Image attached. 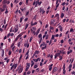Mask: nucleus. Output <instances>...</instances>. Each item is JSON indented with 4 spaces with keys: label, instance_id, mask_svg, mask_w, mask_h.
<instances>
[{
    "label": "nucleus",
    "instance_id": "obj_1",
    "mask_svg": "<svg viewBox=\"0 0 75 75\" xmlns=\"http://www.w3.org/2000/svg\"><path fill=\"white\" fill-rule=\"evenodd\" d=\"M41 4H42V2L41 1L40 2V0H38L35 1H34L33 3V5L35 6V7H38V5L39 6H40Z\"/></svg>",
    "mask_w": 75,
    "mask_h": 75
},
{
    "label": "nucleus",
    "instance_id": "obj_2",
    "mask_svg": "<svg viewBox=\"0 0 75 75\" xmlns=\"http://www.w3.org/2000/svg\"><path fill=\"white\" fill-rule=\"evenodd\" d=\"M18 65V64L17 63V62H16L13 64V63H12L10 64V66L11 67L10 69L11 70H12L13 68L15 69H16V68H17Z\"/></svg>",
    "mask_w": 75,
    "mask_h": 75
},
{
    "label": "nucleus",
    "instance_id": "obj_3",
    "mask_svg": "<svg viewBox=\"0 0 75 75\" xmlns=\"http://www.w3.org/2000/svg\"><path fill=\"white\" fill-rule=\"evenodd\" d=\"M21 36H22V34L20 33L17 36L14 41L15 42H17V40H18L19 38V40H21V39H22V38L21 37Z\"/></svg>",
    "mask_w": 75,
    "mask_h": 75
},
{
    "label": "nucleus",
    "instance_id": "obj_4",
    "mask_svg": "<svg viewBox=\"0 0 75 75\" xmlns=\"http://www.w3.org/2000/svg\"><path fill=\"white\" fill-rule=\"evenodd\" d=\"M57 69H58L57 68V67H55L54 68L52 69V74H54L55 72H56V71H57Z\"/></svg>",
    "mask_w": 75,
    "mask_h": 75
},
{
    "label": "nucleus",
    "instance_id": "obj_5",
    "mask_svg": "<svg viewBox=\"0 0 75 75\" xmlns=\"http://www.w3.org/2000/svg\"><path fill=\"white\" fill-rule=\"evenodd\" d=\"M60 53H56L54 55V59H56L57 57H59V55H60Z\"/></svg>",
    "mask_w": 75,
    "mask_h": 75
},
{
    "label": "nucleus",
    "instance_id": "obj_6",
    "mask_svg": "<svg viewBox=\"0 0 75 75\" xmlns=\"http://www.w3.org/2000/svg\"><path fill=\"white\" fill-rule=\"evenodd\" d=\"M18 26L17 25H16V28H14V32L17 33L18 30Z\"/></svg>",
    "mask_w": 75,
    "mask_h": 75
},
{
    "label": "nucleus",
    "instance_id": "obj_7",
    "mask_svg": "<svg viewBox=\"0 0 75 75\" xmlns=\"http://www.w3.org/2000/svg\"><path fill=\"white\" fill-rule=\"evenodd\" d=\"M29 51H30L29 50H28V51L25 54V55H27V56L25 58V59H27L28 58V57H29V54H28L29 53Z\"/></svg>",
    "mask_w": 75,
    "mask_h": 75
},
{
    "label": "nucleus",
    "instance_id": "obj_8",
    "mask_svg": "<svg viewBox=\"0 0 75 75\" xmlns=\"http://www.w3.org/2000/svg\"><path fill=\"white\" fill-rule=\"evenodd\" d=\"M40 31V28H39L37 30L36 32H35V35H36V36H37V35H38Z\"/></svg>",
    "mask_w": 75,
    "mask_h": 75
},
{
    "label": "nucleus",
    "instance_id": "obj_9",
    "mask_svg": "<svg viewBox=\"0 0 75 75\" xmlns=\"http://www.w3.org/2000/svg\"><path fill=\"white\" fill-rule=\"evenodd\" d=\"M65 64H64L63 67V74H65L66 72V70L65 69Z\"/></svg>",
    "mask_w": 75,
    "mask_h": 75
},
{
    "label": "nucleus",
    "instance_id": "obj_10",
    "mask_svg": "<svg viewBox=\"0 0 75 75\" xmlns=\"http://www.w3.org/2000/svg\"><path fill=\"white\" fill-rule=\"evenodd\" d=\"M32 34H33L34 35H35V32L32 29H31L30 30Z\"/></svg>",
    "mask_w": 75,
    "mask_h": 75
},
{
    "label": "nucleus",
    "instance_id": "obj_11",
    "mask_svg": "<svg viewBox=\"0 0 75 75\" xmlns=\"http://www.w3.org/2000/svg\"><path fill=\"white\" fill-rule=\"evenodd\" d=\"M38 23L37 22H35L34 23H33V21H32L31 22V26H33V25H37Z\"/></svg>",
    "mask_w": 75,
    "mask_h": 75
},
{
    "label": "nucleus",
    "instance_id": "obj_12",
    "mask_svg": "<svg viewBox=\"0 0 75 75\" xmlns=\"http://www.w3.org/2000/svg\"><path fill=\"white\" fill-rule=\"evenodd\" d=\"M54 18L57 17V20H59V14L58 13H57L55 14V16H54Z\"/></svg>",
    "mask_w": 75,
    "mask_h": 75
},
{
    "label": "nucleus",
    "instance_id": "obj_13",
    "mask_svg": "<svg viewBox=\"0 0 75 75\" xmlns=\"http://www.w3.org/2000/svg\"><path fill=\"white\" fill-rule=\"evenodd\" d=\"M29 44L27 42L26 43H25L24 46L25 47H27V48H28V47H29Z\"/></svg>",
    "mask_w": 75,
    "mask_h": 75
},
{
    "label": "nucleus",
    "instance_id": "obj_14",
    "mask_svg": "<svg viewBox=\"0 0 75 75\" xmlns=\"http://www.w3.org/2000/svg\"><path fill=\"white\" fill-rule=\"evenodd\" d=\"M58 28H59V30L61 32H62V27L61 26V25H59L58 26Z\"/></svg>",
    "mask_w": 75,
    "mask_h": 75
},
{
    "label": "nucleus",
    "instance_id": "obj_15",
    "mask_svg": "<svg viewBox=\"0 0 75 75\" xmlns=\"http://www.w3.org/2000/svg\"><path fill=\"white\" fill-rule=\"evenodd\" d=\"M5 10V8H4L1 7L0 8V10H1V12H3V11H4Z\"/></svg>",
    "mask_w": 75,
    "mask_h": 75
},
{
    "label": "nucleus",
    "instance_id": "obj_16",
    "mask_svg": "<svg viewBox=\"0 0 75 75\" xmlns=\"http://www.w3.org/2000/svg\"><path fill=\"white\" fill-rule=\"evenodd\" d=\"M39 52H40V51L39 50H36L35 51L34 54L35 55L36 54H39Z\"/></svg>",
    "mask_w": 75,
    "mask_h": 75
},
{
    "label": "nucleus",
    "instance_id": "obj_17",
    "mask_svg": "<svg viewBox=\"0 0 75 75\" xmlns=\"http://www.w3.org/2000/svg\"><path fill=\"white\" fill-rule=\"evenodd\" d=\"M38 38H40V39H42V34L40 33L39 35Z\"/></svg>",
    "mask_w": 75,
    "mask_h": 75
},
{
    "label": "nucleus",
    "instance_id": "obj_18",
    "mask_svg": "<svg viewBox=\"0 0 75 75\" xmlns=\"http://www.w3.org/2000/svg\"><path fill=\"white\" fill-rule=\"evenodd\" d=\"M2 54H1V56L2 57H4V50H2Z\"/></svg>",
    "mask_w": 75,
    "mask_h": 75
},
{
    "label": "nucleus",
    "instance_id": "obj_19",
    "mask_svg": "<svg viewBox=\"0 0 75 75\" xmlns=\"http://www.w3.org/2000/svg\"><path fill=\"white\" fill-rule=\"evenodd\" d=\"M39 59V58H38L37 59H33V60L34 62H38V59Z\"/></svg>",
    "mask_w": 75,
    "mask_h": 75
},
{
    "label": "nucleus",
    "instance_id": "obj_20",
    "mask_svg": "<svg viewBox=\"0 0 75 75\" xmlns=\"http://www.w3.org/2000/svg\"><path fill=\"white\" fill-rule=\"evenodd\" d=\"M2 3L3 4H5L7 3V0H4L2 2Z\"/></svg>",
    "mask_w": 75,
    "mask_h": 75
},
{
    "label": "nucleus",
    "instance_id": "obj_21",
    "mask_svg": "<svg viewBox=\"0 0 75 75\" xmlns=\"http://www.w3.org/2000/svg\"><path fill=\"white\" fill-rule=\"evenodd\" d=\"M37 15H35L34 17H33V20H35H35H37Z\"/></svg>",
    "mask_w": 75,
    "mask_h": 75
},
{
    "label": "nucleus",
    "instance_id": "obj_22",
    "mask_svg": "<svg viewBox=\"0 0 75 75\" xmlns=\"http://www.w3.org/2000/svg\"><path fill=\"white\" fill-rule=\"evenodd\" d=\"M30 1H33V0H29ZM28 1L29 0H26V4L27 5L28 4Z\"/></svg>",
    "mask_w": 75,
    "mask_h": 75
},
{
    "label": "nucleus",
    "instance_id": "obj_23",
    "mask_svg": "<svg viewBox=\"0 0 75 75\" xmlns=\"http://www.w3.org/2000/svg\"><path fill=\"white\" fill-rule=\"evenodd\" d=\"M70 33H73V32H74V29L72 28H71L70 30L69 31Z\"/></svg>",
    "mask_w": 75,
    "mask_h": 75
},
{
    "label": "nucleus",
    "instance_id": "obj_24",
    "mask_svg": "<svg viewBox=\"0 0 75 75\" xmlns=\"http://www.w3.org/2000/svg\"><path fill=\"white\" fill-rule=\"evenodd\" d=\"M26 65L27 66V67H28V68H29L30 67V63H27Z\"/></svg>",
    "mask_w": 75,
    "mask_h": 75
},
{
    "label": "nucleus",
    "instance_id": "obj_25",
    "mask_svg": "<svg viewBox=\"0 0 75 75\" xmlns=\"http://www.w3.org/2000/svg\"><path fill=\"white\" fill-rule=\"evenodd\" d=\"M28 24H27L25 25V30H26L27 28H28Z\"/></svg>",
    "mask_w": 75,
    "mask_h": 75
},
{
    "label": "nucleus",
    "instance_id": "obj_26",
    "mask_svg": "<svg viewBox=\"0 0 75 75\" xmlns=\"http://www.w3.org/2000/svg\"><path fill=\"white\" fill-rule=\"evenodd\" d=\"M43 10H44V9H42V8H41V7H40V13H42V11Z\"/></svg>",
    "mask_w": 75,
    "mask_h": 75
},
{
    "label": "nucleus",
    "instance_id": "obj_27",
    "mask_svg": "<svg viewBox=\"0 0 75 75\" xmlns=\"http://www.w3.org/2000/svg\"><path fill=\"white\" fill-rule=\"evenodd\" d=\"M5 14H7L8 13V9L7 8H6V11L4 12Z\"/></svg>",
    "mask_w": 75,
    "mask_h": 75
},
{
    "label": "nucleus",
    "instance_id": "obj_28",
    "mask_svg": "<svg viewBox=\"0 0 75 75\" xmlns=\"http://www.w3.org/2000/svg\"><path fill=\"white\" fill-rule=\"evenodd\" d=\"M20 10H21V11L22 12L24 11V10H25V7H24V8H21Z\"/></svg>",
    "mask_w": 75,
    "mask_h": 75
},
{
    "label": "nucleus",
    "instance_id": "obj_29",
    "mask_svg": "<svg viewBox=\"0 0 75 75\" xmlns=\"http://www.w3.org/2000/svg\"><path fill=\"white\" fill-rule=\"evenodd\" d=\"M64 16V13L62 12L61 14V18H62Z\"/></svg>",
    "mask_w": 75,
    "mask_h": 75
},
{
    "label": "nucleus",
    "instance_id": "obj_30",
    "mask_svg": "<svg viewBox=\"0 0 75 75\" xmlns=\"http://www.w3.org/2000/svg\"><path fill=\"white\" fill-rule=\"evenodd\" d=\"M14 44H15V43H14V42L12 43V44L11 46V48H12V47H13L14 45Z\"/></svg>",
    "mask_w": 75,
    "mask_h": 75
},
{
    "label": "nucleus",
    "instance_id": "obj_31",
    "mask_svg": "<svg viewBox=\"0 0 75 75\" xmlns=\"http://www.w3.org/2000/svg\"><path fill=\"white\" fill-rule=\"evenodd\" d=\"M11 51H9L8 52V54L9 55H11Z\"/></svg>",
    "mask_w": 75,
    "mask_h": 75
},
{
    "label": "nucleus",
    "instance_id": "obj_32",
    "mask_svg": "<svg viewBox=\"0 0 75 75\" xmlns=\"http://www.w3.org/2000/svg\"><path fill=\"white\" fill-rule=\"evenodd\" d=\"M30 74H31V71H28L27 72V75H30Z\"/></svg>",
    "mask_w": 75,
    "mask_h": 75
},
{
    "label": "nucleus",
    "instance_id": "obj_33",
    "mask_svg": "<svg viewBox=\"0 0 75 75\" xmlns=\"http://www.w3.org/2000/svg\"><path fill=\"white\" fill-rule=\"evenodd\" d=\"M47 48V46H45L44 47H42V50H44V49H46Z\"/></svg>",
    "mask_w": 75,
    "mask_h": 75
},
{
    "label": "nucleus",
    "instance_id": "obj_34",
    "mask_svg": "<svg viewBox=\"0 0 75 75\" xmlns=\"http://www.w3.org/2000/svg\"><path fill=\"white\" fill-rule=\"evenodd\" d=\"M33 37H31L30 39L29 40V42H31V41L32 40V39H33Z\"/></svg>",
    "mask_w": 75,
    "mask_h": 75
},
{
    "label": "nucleus",
    "instance_id": "obj_35",
    "mask_svg": "<svg viewBox=\"0 0 75 75\" xmlns=\"http://www.w3.org/2000/svg\"><path fill=\"white\" fill-rule=\"evenodd\" d=\"M38 67V66L37 65H35L34 66V68L35 69L36 68H37Z\"/></svg>",
    "mask_w": 75,
    "mask_h": 75
},
{
    "label": "nucleus",
    "instance_id": "obj_36",
    "mask_svg": "<svg viewBox=\"0 0 75 75\" xmlns=\"http://www.w3.org/2000/svg\"><path fill=\"white\" fill-rule=\"evenodd\" d=\"M52 67H51L49 68V71H51V70H52Z\"/></svg>",
    "mask_w": 75,
    "mask_h": 75
},
{
    "label": "nucleus",
    "instance_id": "obj_37",
    "mask_svg": "<svg viewBox=\"0 0 75 75\" xmlns=\"http://www.w3.org/2000/svg\"><path fill=\"white\" fill-rule=\"evenodd\" d=\"M28 18H25L24 20V22H26V21H28Z\"/></svg>",
    "mask_w": 75,
    "mask_h": 75
},
{
    "label": "nucleus",
    "instance_id": "obj_38",
    "mask_svg": "<svg viewBox=\"0 0 75 75\" xmlns=\"http://www.w3.org/2000/svg\"><path fill=\"white\" fill-rule=\"evenodd\" d=\"M42 39H40L39 41V44H41L42 42Z\"/></svg>",
    "mask_w": 75,
    "mask_h": 75
},
{
    "label": "nucleus",
    "instance_id": "obj_39",
    "mask_svg": "<svg viewBox=\"0 0 75 75\" xmlns=\"http://www.w3.org/2000/svg\"><path fill=\"white\" fill-rule=\"evenodd\" d=\"M20 42H19L18 43V47H20Z\"/></svg>",
    "mask_w": 75,
    "mask_h": 75
},
{
    "label": "nucleus",
    "instance_id": "obj_40",
    "mask_svg": "<svg viewBox=\"0 0 75 75\" xmlns=\"http://www.w3.org/2000/svg\"><path fill=\"white\" fill-rule=\"evenodd\" d=\"M23 67H22L21 68L20 70V73H21V72L22 71H23Z\"/></svg>",
    "mask_w": 75,
    "mask_h": 75
},
{
    "label": "nucleus",
    "instance_id": "obj_41",
    "mask_svg": "<svg viewBox=\"0 0 75 75\" xmlns=\"http://www.w3.org/2000/svg\"><path fill=\"white\" fill-rule=\"evenodd\" d=\"M22 57H23V56H22V55H21L19 58V61L21 60V58H22Z\"/></svg>",
    "mask_w": 75,
    "mask_h": 75
},
{
    "label": "nucleus",
    "instance_id": "obj_42",
    "mask_svg": "<svg viewBox=\"0 0 75 75\" xmlns=\"http://www.w3.org/2000/svg\"><path fill=\"white\" fill-rule=\"evenodd\" d=\"M32 29L33 31H34V30L35 31V30H36V29H37V28L35 27H32Z\"/></svg>",
    "mask_w": 75,
    "mask_h": 75
},
{
    "label": "nucleus",
    "instance_id": "obj_43",
    "mask_svg": "<svg viewBox=\"0 0 75 75\" xmlns=\"http://www.w3.org/2000/svg\"><path fill=\"white\" fill-rule=\"evenodd\" d=\"M0 31H1V33H2L3 31V29L1 28H0Z\"/></svg>",
    "mask_w": 75,
    "mask_h": 75
},
{
    "label": "nucleus",
    "instance_id": "obj_44",
    "mask_svg": "<svg viewBox=\"0 0 75 75\" xmlns=\"http://www.w3.org/2000/svg\"><path fill=\"white\" fill-rule=\"evenodd\" d=\"M26 68L25 69V71H28V69H29V68L27 66H26Z\"/></svg>",
    "mask_w": 75,
    "mask_h": 75
},
{
    "label": "nucleus",
    "instance_id": "obj_45",
    "mask_svg": "<svg viewBox=\"0 0 75 75\" xmlns=\"http://www.w3.org/2000/svg\"><path fill=\"white\" fill-rule=\"evenodd\" d=\"M72 64H71L69 66L68 68H72Z\"/></svg>",
    "mask_w": 75,
    "mask_h": 75
},
{
    "label": "nucleus",
    "instance_id": "obj_46",
    "mask_svg": "<svg viewBox=\"0 0 75 75\" xmlns=\"http://www.w3.org/2000/svg\"><path fill=\"white\" fill-rule=\"evenodd\" d=\"M62 54H66V51H64L63 52H62Z\"/></svg>",
    "mask_w": 75,
    "mask_h": 75
},
{
    "label": "nucleus",
    "instance_id": "obj_47",
    "mask_svg": "<svg viewBox=\"0 0 75 75\" xmlns=\"http://www.w3.org/2000/svg\"><path fill=\"white\" fill-rule=\"evenodd\" d=\"M7 25H8V24H6L4 27V30H6V27H7Z\"/></svg>",
    "mask_w": 75,
    "mask_h": 75
},
{
    "label": "nucleus",
    "instance_id": "obj_48",
    "mask_svg": "<svg viewBox=\"0 0 75 75\" xmlns=\"http://www.w3.org/2000/svg\"><path fill=\"white\" fill-rule=\"evenodd\" d=\"M6 7V5H4L2 6V8H5Z\"/></svg>",
    "mask_w": 75,
    "mask_h": 75
},
{
    "label": "nucleus",
    "instance_id": "obj_49",
    "mask_svg": "<svg viewBox=\"0 0 75 75\" xmlns=\"http://www.w3.org/2000/svg\"><path fill=\"white\" fill-rule=\"evenodd\" d=\"M65 4H66L65 2H63V3H62V6H65Z\"/></svg>",
    "mask_w": 75,
    "mask_h": 75
},
{
    "label": "nucleus",
    "instance_id": "obj_50",
    "mask_svg": "<svg viewBox=\"0 0 75 75\" xmlns=\"http://www.w3.org/2000/svg\"><path fill=\"white\" fill-rule=\"evenodd\" d=\"M54 36H55L56 37H59V34H57L56 35H54Z\"/></svg>",
    "mask_w": 75,
    "mask_h": 75
},
{
    "label": "nucleus",
    "instance_id": "obj_51",
    "mask_svg": "<svg viewBox=\"0 0 75 75\" xmlns=\"http://www.w3.org/2000/svg\"><path fill=\"white\" fill-rule=\"evenodd\" d=\"M29 11H28L26 12V13L25 14V15L26 16H28V14H29Z\"/></svg>",
    "mask_w": 75,
    "mask_h": 75
},
{
    "label": "nucleus",
    "instance_id": "obj_52",
    "mask_svg": "<svg viewBox=\"0 0 75 75\" xmlns=\"http://www.w3.org/2000/svg\"><path fill=\"white\" fill-rule=\"evenodd\" d=\"M11 35V34H10V33H8L7 35V37L8 38V37H10V36Z\"/></svg>",
    "mask_w": 75,
    "mask_h": 75
},
{
    "label": "nucleus",
    "instance_id": "obj_53",
    "mask_svg": "<svg viewBox=\"0 0 75 75\" xmlns=\"http://www.w3.org/2000/svg\"><path fill=\"white\" fill-rule=\"evenodd\" d=\"M71 74L72 75H75V71H73L71 72Z\"/></svg>",
    "mask_w": 75,
    "mask_h": 75
},
{
    "label": "nucleus",
    "instance_id": "obj_54",
    "mask_svg": "<svg viewBox=\"0 0 75 75\" xmlns=\"http://www.w3.org/2000/svg\"><path fill=\"white\" fill-rule=\"evenodd\" d=\"M19 53H21L22 52V50L21 49H20L19 50Z\"/></svg>",
    "mask_w": 75,
    "mask_h": 75
},
{
    "label": "nucleus",
    "instance_id": "obj_55",
    "mask_svg": "<svg viewBox=\"0 0 75 75\" xmlns=\"http://www.w3.org/2000/svg\"><path fill=\"white\" fill-rule=\"evenodd\" d=\"M22 21H23V18L21 17L20 19V23H21Z\"/></svg>",
    "mask_w": 75,
    "mask_h": 75
},
{
    "label": "nucleus",
    "instance_id": "obj_56",
    "mask_svg": "<svg viewBox=\"0 0 75 75\" xmlns=\"http://www.w3.org/2000/svg\"><path fill=\"white\" fill-rule=\"evenodd\" d=\"M54 28L52 26H50V29L51 30H53V29H54Z\"/></svg>",
    "mask_w": 75,
    "mask_h": 75
},
{
    "label": "nucleus",
    "instance_id": "obj_57",
    "mask_svg": "<svg viewBox=\"0 0 75 75\" xmlns=\"http://www.w3.org/2000/svg\"><path fill=\"white\" fill-rule=\"evenodd\" d=\"M59 3H58V4H57V5L56 7V8H57V7H58V6H59Z\"/></svg>",
    "mask_w": 75,
    "mask_h": 75
},
{
    "label": "nucleus",
    "instance_id": "obj_58",
    "mask_svg": "<svg viewBox=\"0 0 75 75\" xmlns=\"http://www.w3.org/2000/svg\"><path fill=\"white\" fill-rule=\"evenodd\" d=\"M4 24H5V25L6 24V19H4Z\"/></svg>",
    "mask_w": 75,
    "mask_h": 75
},
{
    "label": "nucleus",
    "instance_id": "obj_59",
    "mask_svg": "<svg viewBox=\"0 0 75 75\" xmlns=\"http://www.w3.org/2000/svg\"><path fill=\"white\" fill-rule=\"evenodd\" d=\"M54 22L53 21H52V20H51V24H54Z\"/></svg>",
    "mask_w": 75,
    "mask_h": 75
},
{
    "label": "nucleus",
    "instance_id": "obj_60",
    "mask_svg": "<svg viewBox=\"0 0 75 75\" xmlns=\"http://www.w3.org/2000/svg\"><path fill=\"white\" fill-rule=\"evenodd\" d=\"M39 22L40 23L41 25H42V21L41 20H39Z\"/></svg>",
    "mask_w": 75,
    "mask_h": 75
},
{
    "label": "nucleus",
    "instance_id": "obj_61",
    "mask_svg": "<svg viewBox=\"0 0 75 75\" xmlns=\"http://www.w3.org/2000/svg\"><path fill=\"white\" fill-rule=\"evenodd\" d=\"M65 6H64L62 8V10H63V11L64 10H65Z\"/></svg>",
    "mask_w": 75,
    "mask_h": 75
},
{
    "label": "nucleus",
    "instance_id": "obj_62",
    "mask_svg": "<svg viewBox=\"0 0 75 75\" xmlns=\"http://www.w3.org/2000/svg\"><path fill=\"white\" fill-rule=\"evenodd\" d=\"M35 55V54H34H34H33V56H32L31 58L32 59V58H34Z\"/></svg>",
    "mask_w": 75,
    "mask_h": 75
},
{
    "label": "nucleus",
    "instance_id": "obj_63",
    "mask_svg": "<svg viewBox=\"0 0 75 75\" xmlns=\"http://www.w3.org/2000/svg\"><path fill=\"white\" fill-rule=\"evenodd\" d=\"M13 36H14V34L13 33H11V36L13 37Z\"/></svg>",
    "mask_w": 75,
    "mask_h": 75
},
{
    "label": "nucleus",
    "instance_id": "obj_64",
    "mask_svg": "<svg viewBox=\"0 0 75 75\" xmlns=\"http://www.w3.org/2000/svg\"><path fill=\"white\" fill-rule=\"evenodd\" d=\"M34 62H33V63H32L31 64V67H33V65H34Z\"/></svg>",
    "mask_w": 75,
    "mask_h": 75
}]
</instances>
